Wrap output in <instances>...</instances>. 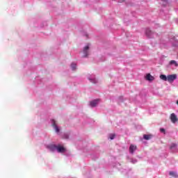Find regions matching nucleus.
Returning <instances> with one entry per match:
<instances>
[{
  "mask_svg": "<svg viewBox=\"0 0 178 178\" xmlns=\"http://www.w3.org/2000/svg\"><path fill=\"white\" fill-rule=\"evenodd\" d=\"M177 79V76L176 74H171L168 75L167 76V80L169 81V83H172V81H175Z\"/></svg>",
  "mask_w": 178,
  "mask_h": 178,
  "instance_id": "1",
  "label": "nucleus"
},
{
  "mask_svg": "<svg viewBox=\"0 0 178 178\" xmlns=\"http://www.w3.org/2000/svg\"><path fill=\"white\" fill-rule=\"evenodd\" d=\"M154 33L152 31L149 30V29H147L145 31V35L148 38H153Z\"/></svg>",
  "mask_w": 178,
  "mask_h": 178,
  "instance_id": "2",
  "label": "nucleus"
},
{
  "mask_svg": "<svg viewBox=\"0 0 178 178\" xmlns=\"http://www.w3.org/2000/svg\"><path fill=\"white\" fill-rule=\"evenodd\" d=\"M170 119L172 123H176V122H178L177 115H176V114H175V113H172L170 115Z\"/></svg>",
  "mask_w": 178,
  "mask_h": 178,
  "instance_id": "3",
  "label": "nucleus"
},
{
  "mask_svg": "<svg viewBox=\"0 0 178 178\" xmlns=\"http://www.w3.org/2000/svg\"><path fill=\"white\" fill-rule=\"evenodd\" d=\"M88 49H90V46L87 45L83 48V58H87L88 56Z\"/></svg>",
  "mask_w": 178,
  "mask_h": 178,
  "instance_id": "4",
  "label": "nucleus"
},
{
  "mask_svg": "<svg viewBox=\"0 0 178 178\" xmlns=\"http://www.w3.org/2000/svg\"><path fill=\"white\" fill-rule=\"evenodd\" d=\"M51 124H52L54 129L56 130V132L59 133L60 129L58 127V125H56V122L54 120H51Z\"/></svg>",
  "mask_w": 178,
  "mask_h": 178,
  "instance_id": "5",
  "label": "nucleus"
},
{
  "mask_svg": "<svg viewBox=\"0 0 178 178\" xmlns=\"http://www.w3.org/2000/svg\"><path fill=\"white\" fill-rule=\"evenodd\" d=\"M98 102H99V99H97L93 100L92 102H90V106H92V108H94L97 105H98Z\"/></svg>",
  "mask_w": 178,
  "mask_h": 178,
  "instance_id": "6",
  "label": "nucleus"
},
{
  "mask_svg": "<svg viewBox=\"0 0 178 178\" xmlns=\"http://www.w3.org/2000/svg\"><path fill=\"white\" fill-rule=\"evenodd\" d=\"M136 149H137V146L134 145H131L129 147V152L131 154H134V151H136Z\"/></svg>",
  "mask_w": 178,
  "mask_h": 178,
  "instance_id": "7",
  "label": "nucleus"
},
{
  "mask_svg": "<svg viewBox=\"0 0 178 178\" xmlns=\"http://www.w3.org/2000/svg\"><path fill=\"white\" fill-rule=\"evenodd\" d=\"M146 80H147L148 81H154V80H155V78L152 76L151 74H147L146 75Z\"/></svg>",
  "mask_w": 178,
  "mask_h": 178,
  "instance_id": "8",
  "label": "nucleus"
},
{
  "mask_svg": "<svg viewBox=\"0 0 178 178\" xmlns=\"http://www.w3.org/2000/svg\"><path fill=\"white\" fill-rule=\"evenodd\" d=\"M50 151H55V149H57L58 146L56 145H50L47 147Z\"/></svg>",
  "mask_w": 178,
  "mask_h": 178,
  "instance_id": "9",
  "label": "nucleus"
},
{
  "mask_svg": "<svg viewBox=\"0 0 178 178\" xmlns=\"http://www.w3.org/2000/svg\"><path fill=\"white\" fill-rule=\"evenodd\" d=\"M57 151H58V152H65V151H66V149H65V147L58 145V146H57Z\"/></svg>",
  "mask_w": 178,
  "mask_h": 178,
  "instance_id": "10",
  "label": "nucleus"
},
{
  "mask_svg": "<svg viewBox=\"0 0 178 178\" xmlns=\"http://www.w3.org/2000/svg\"><path fill=\"white\" fill-rule=\"evenodd\" d=\"M144 140H151L152 138V135H146L143 136Z\"/></svg>",
  "mask_w": 178,
  "mask_h": 178,
  "instance_id": "11",
  "label": "nucleus"
},
{
  "mask_svg": "<svg viewBox=\"0 0 178 178\" xmlns=\"http://www.w3.org/2000/svg\"><path fill=\"white\" fill-rule=\"evenodd\" d=\"M160 79L161 80H163V81H168V76H166L165 74L160 75Z\"/></svg>",
  "mask_w": 178,
  "mask_h": 178,
  "instance_id": "12",
  "label": "nucleus"
},
{
  "mask_svg": "<svg viewBox=\"0 0 178 178\" xmlns=\"http://www.w3.org/2000/svg\"><path fill=\"white\" fill-rule=\"evenodd\" d=\"M169 175H170V176H172L173 177H178L177 173H176L173 171L170 172Z\"/></svg>",
  "mask_w": 178,
  "mask_h": 178,
  "instance_id": "13",
  "label": "nucleus"
},
{
  "mask_svg": "<svg viewBox=\"0 0 178 178\" xmlns=\"http://www.w3.org/2000/svg\"><path fill=\"white\" fill-rule=\"evenodd\" d=\"M169 65H175V66H176V67L178 66L177 62H176V60H170L169 63Z\"/></svg>",
  "mask_w": 178,
  "mask_h": 178,
  "instance_id": "14",
  "label": "nucleus"
},
{
  "mask_svg": "<svg viewBox=\"0 0 178 178\" xmlns=\"http://www.w3.org/2000/svg\"><path fill=\"white\" fill-rule=\"evenodd\" d=\"M176 147H177V145H176V143H172L170 146V149H174V148H176Z\"/></svg>",
  "mask_w": 178,
  "mask_h": 178,
  "instance_id": "15",
  "label": "nucleus"
},
{
  "mask_svg": "<svg viewBox=\"0 0 178 178\" xmlns=\"http://www.w3.org/2000/svg\"><path fill=\"white\" fill-rule=\"evenodd\" d=\"M76 66H77V65H76V64L72 63V64L71 65V67H72V70H76Z\"/></svg>",
  "mask_w": 178,
  "mask_h": 178,
  "instance_id": "16",
  "label": "nucleus"
},
{
  "mask_svg": "<svg viewBox=\"0 0 178 178\" xmlns=\"http://www.w3.org/2000/svg\"><path fill=\"white\" fill-rule=\"evenodd\" d=\"M160 131H161V133H165V129L161 128Z\"/></svg>",
  "mask_w": 178,
  "mask_h": 178,
  "instance_id": "17",
  "label": "nucleus"
},
{
  "mask_svg": "<svg viewBox=\"0 0 178 178\" xmlns=\"http://www.w3.org/2000/svg\"><path fill=\"white\" fill-rule=\"evenodd\" d=\"M64 138H69V136L68 135H64Z\"/></svg>",
  "mask_w": 178,
  "mask_h": 178,
  "instance_id": "18",
  "label": "nucleus"
},
{
  "mask_svg": "<svg viewBox=\"0 0 178 178\" xmlns=\"http://www.w3.org/2000/svg\"><path fill=\"white\" fill-rule=\"evenodd\" d=\"M115 134H112V140H113V138H115Z\"/></svg>",
  "mask_w": 178,
  "mask_h": 178,
  "instance_id": "19",
  "label": "nucleus"
},
{
  "mask_svg": "<svg viewBox=\"0 0 178 178\" xmlns=\"http://www.w3.org/2000/svg\"><path fill=\"white\" fill-rule=\"evenodd\" d=\"M118 2L122 3V2H124V0H118Z\"/></svg>",
  "mask_w": 178,
  "mask_h": 178,
  "instance_id": "20",
  "label": "nucleus"
},
{
  "mask_svg": "<svg viewBox=\"0 0 178 178\" xmlns=\"http://www.w3.org/2000/svg\"><path fill=\"white\" fill-rule=\"evenodd\" d=\"M110 140H112V136H109Z\"/></svg>",
  "mask_w": 178,
  "mask_h": 178,
  "instance_id": "21",
  "label": "nucleus"
},
{
  "mask_svg": "<svg viewBox=\"0 0 178 178\" xmlns=\"http://www.w3.org/2000/svg\"><path fill=\"white\" fill-rule=\"evenodd\" d=\"M162 1H163L164 2H166V0H162Z\"/></svg>",
  "mask_w": 178,
  "mask_h": 178,
  "instance_id": "22",
  "label": "nucleus"
},
{
  "mask_svg": "<svg viewBox=\"0 0 178 178\" xmlns=\"http://www.w3.org/2000/svg\"><path fill=\"white\" fill-rule=\"evenodd\" d=\"M177 105H178V100L177 101Z\"/></svg>",
  "mask_w": 178,
  "mask_h": 178,
  "instance_id": "23",
  "label": "nucleus"
}]
</instances>
